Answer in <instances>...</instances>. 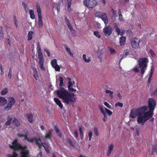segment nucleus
Segmentation results:
<instances>
[{"instance_id": "37", "label": "nucleus", "mask_w": 157, "mask_h": 157, "mask_svg": "<svg viewBox=\"0 0 157 157\" xmlns=\"http://www.w3.org/2000/svg\"><path fill=\"white\" fill-rule=\"evenodd\" d=\"M8 92V89L5 88L2 90L1 92V94L2 95H4L6 94Z\"/></svg>"}, {"instance_id": "10", "label": "nucleus", "mask_w": 157, "mask_h": 157, "mask_svg": "<svg viewBox=\"0 0 157 157\" xmlns=\"http://www.w3.org/2000/svg\"><path fill=\"white\" fill-rule=\"evenodd\" d=\"M140 41V40L136 38H133L131 42V45L132 47L135 49L139 48Z\"/></svg>"}, {"instance_id": "29", "label": "nucleus", "mask_w": 157, "mask_h": 157, "mask_svg": "<svg viewBox=\"0 0 157 157\" xmlns=\"http://www.w3.org/2000/svg\"><path fill=\"white\" fill-rule=\"evenodd\" d=\"M53 6L55 7L57 10V12H59L60 10V5L59 3H54L53 4Z\"/></svg>"}, {"instance_id": "14", "label": "nucleus", "mask_w": 157, "mask_h": 157, "mask_svg": "<svg viewBox=\"0 0 157 157\" xmlns=\"http://www.w3.org/2000/svg\"><path fill=\"white\" fill-rule=\"evenodd\" d=\"M51 64L53 68H54L56 71H59L60 67L57 64V60L54 59L51 61Z\"/></svg>"}, {"instance_id": "63", "label": "nucleus", "mask_w": 157, "mask_h": 157, "mask_svg": "<svg viewBox=\"0 0 157 157\" xmlns=\"http://www.w3.org/2000/svg\"><path fill=\"white\" fill-rule=\"evenodd\" d=\"M37 49L38 51H41L40 45L39 43L37 44Z\"/></svg>"}, {"instance_id": "9", "label": "nucleus", "mask_w": 157, "mask_h": 157, "mask_svg": "<svg viewBox=\"0 0 157 157\" xmlns=\"http://www.w3.org/2000/svg\"><path fill=\"white\" fill-rule=\"evenodd\" d=\"M156 105V101L153 98L148 99V106L149 110L154 111Z\"/></svg>"}, {"instance_id": "51", "label": "nucleus", "mask_w": 157, "mask_h": 157, "mask_svg": "<svg viewBox=\"0 0 157 157\" xmlns=\"http://www.w3.org/2000/svg\"><path fill=\"white\" fill-rule=\"evenodd\" d=\"M37 140H38V139L36 137H34V138L32 139H29V140H28V142H33L34 140H35V143H36V141Z\"/></svg>"}, {"instance_id": "5", "label": "nucleus", "mask_w": 157, "mask_h": 157, "mask_svg": "<svg viewBox=\"0 0 157 157\" xmlns=\"http://www.w3.org/2000/svg\"><path fill=\"white\" fill-rule=\"evenodd\" d=\"M138 62L139 68L141 70V74L143 77V75L147 69V63L148 61L147 58H144L141 59H140Z\"/></svg>"}, {"instance_id": "40", "label": "nucleus", "mask_w": 157, "mask_h": 157, "mask_svg": "<svg viewBox=\"0 0 157 157\" xmlns=\"http://www.w3.org/2000/svg\"><path fill=\"white\" fill-rule=\"evenodd\" d=\"M152 153L153 154L155 153L157 154V146H155L152 149Z\"/></svg>"}, {"instance_id": "58", "label": "nucleus", "mask_w": 157, "mask_h": 157, "mask_svg": "<svg viewBox=\"0 0 157 157\" xmlns=\"http://www.w3.org/2000/svg\"><path fill=\"white\" fill-rule=\"evenodd\" d=\"M44 51L47 53L48 56H50V52L49 50L47 49H44Z\"/></svg>"}, {"instance_id": "28", "label": "nucleus", "mask_w": 157, "mask_h": 157, "mask_svg": "<svg viewBox=\"0 0 157 157\" xmlns=\"http://www.w3.org/2000/svg\"><path fill=\"white\" fill-rule=\"evenodd\" d=\"M64 47L66 51L67 52V53L68 54H69L72 57H73V54L72 52L71 51L70 48H68L67 46V45H66V44H65L64 45Z\"/></svg>"}, {"instance_id": "20", "label": "nucleus", "mask_w": 157, "mask_h": 157, "mask_svg": "<svg viewBox=\"0 0 157 157\" xmlns=\"http://www.w3.org/2000/svg\"><path fill=\"white\" fill-rule=\"evenodd\" d=\"M54 101L56 104L58 105L62 109L63 107V106L60 100L57 98H54Z\"/></svg>"}, {"instance_id": "57", "label": "nucleus", "mask_w": 157, "mask_h": 157, "mask_svg": "<svg viewBox=\"0 0 157 157\" xmlns=\"http://www.w3.org/2000/svg\"><path fill=\"white\" fill-rule=\"evenodd\" d=\"M79 130L80 132V134L81 137L83 136V132L82 130V128L81 127H79Z\"/></svg>"}, {"instance_id": "2", "label": "nucleus", "mask_w": 157, "mask_h": 157, "mask_svg": "<svg viewBox=\"0 0 157 157\" xmlns=\"http://www.w3.org/2000/svg\"><path fill=\"white\" fill-rule=\"evenodd\" d=\"M9 147L11 149L14 150V151L17 150H21V152H23L24 154H29V151L27 149V147L26 146H22L17 142V140H15L12 143V145L10 144Z\"/></svg>"}, {"instance_id": "48", "label": "nucleus", "mask_w": 157, "mask_h": 157, "mask_svg": "<svg viewBox=\"0 0 157 157\" xmlns=\"http://www.w3.org/2000/svg\"><path fill=\"white\" fill-rule=\"evenodd\" d=\"M12 120V118H11L7 121L5 123V125H10L11 123V121Z\"/></svg>"}, {"instance_id": "33", "label": "nucleus", "mask_w": 157, "mask_h": 157, "mask_svg": "<svg viewBox=\"0 0 157 157\" xmlns=\"http://www.w3.org/2000/svg\"><path fill=\"white\" fill-rule=\"evenodd\" d=\"M68 27V28L69 29L71 32L72 33H74L75 32V30L73 29V27L72 26L71 24H68L67 25Z\"/></svg>"}, {"instance_id": "59", "label": "nucleus", "mask_w": 157, "mask_h": 157, "mask_svg": "<svg viewBox=\"0 0 157 157\" xmlns=\"http://www.w3.org/2000/svg\"><path fill=\"white\" fill-rule=\"evenodd\" d=\"M0 69L1 70V74L2 75H3L4 71H3V68H2V65L0 64Z\"/></svg>"}, {"instance_id": "1", "label": "nucleus", "mask_w": 157, "mask_h": 157, "mask_svg": "<svg viewBox=\"0 0 157 157\" xmlns=\"http://www.w3.org/2000/svg\"><path fill=\"white\" fill-rule=\"evenodd\" d=\"M56 93L63 101L67 104H71L74 106L76 101V95L74 93H71L63 87H60L56 91Z\"/></svg>"}, {"instance_id": "55", "label": "nucleus", "mask_w": 157, "mask_h": 157, "mask_svg": "<svg viewBox=\"0 0 157 157\" xmlns=\"http://www.w3.org/2000/svg\"><path fill=\"white\" fill-rule=\"evenodd\" d=\"M93 135L92 132V131H90L88 134V136L89 137V141H90L91 140V138L92 137V136Z\"/></svg>"}, {"instance_id": "23", "label": "nucleus", "mask_w": 157, "mask_h": 157, "mask_svg": "<svg viewBox=\"0 0 157 157\" xmlns=\"http://www.w3.org/2000/svg\"><path fill=\"white\" fill-rule=\"evenodd\" d=\"M7 102V100L4 98L0 97V106H3Z\"/></svg>"}, {"instance_id": "24", "label": "nucleus", "mask_w": 157, "mask_h": 157, "mask_svg": "<svg viewBox=\"0 0 157 157\" xmlns=\"http://www.w3.org/2000/svg\"><path fill=\"white\" fill-rule=\"evenodd\" d=\"M114 145L113 144H111L108 147V151L107 153V155L108 156H109L112 151H113V150L114 148Z\"/></svg>"}, {"instance_id": "17", "label": "nucleus", "mask_w": 157, "mask_h": 157, "mask_svg": "<svg viewBox=\"0 0 157 157\" xmlns=\"http://www.w3.org/2000/svg\"><path fill=\"white\" fill-rule=\"evenodd\" d=\"M68 84L67 87L68 88V90L71 93H72L73 92L74 93L76 92V90L72 88L73 84L72 83V82H70L69 83H68Z\"/></svg>"}, {"instance_id": "26", "label": "nucleus", "mask_w": 157, "mask_h": 157, "mask_svg": "<svg viewBox=\"0 0 157 157\" xmlns=\"http://www.w3.org/2000/svg\"><path fill=\"white\" fill-rule=\"evenodd\" d=\"M52 130H49L48 133L44 136L45 139L46 140H51V138L52 135Z\"/></svg>"}, {"instance_id": "18", "label": "nucleus", "mask_w": 157, "mask_h": 157, "mask_svg": "<svg viewBox=\"0 0 157 157\" xmlns=\"http://www.w3.org/2000/svg\"><path fill=\"white\" fill-rule=\"evenodd\" d=\"M100 18L102 19L106 25L108 21L106 14L105 13H102Z\"/></svg>"}, {"instance_id": "60", "label": "nucleus", "mask_w": 157, "mask_h": 157, "mask_svg": "<svg viewBox=\"0 0 157 157\" xmlns=\"http://www.w3.org/2000/svg\"><path fill=\"white\" fill-rule=\"evenodd\" d=\"M65 19L67 25L68 24H69L70 23L69 20L67 18L66 16L65 17Z\"/></svg>"}, {"instance_id": "52", "label": "nucleus", "mask_w": 157, "mask_h": 157, "mask_svg": "<svg viewBox=\"0 0 157 157\" xmlns=\"http://www.w3.org/2000/svg\"><path fill=\"white\" fill-rule=\"evenodd\" d=\"M74 136L75 138L77 139L78 137V133L77 130H75L74 132Z\"/></svg>"}, {"instance_id": "11", "label": "nucleus", "mask_w": 157, "mask_h": 157, "mask_svg": "<svg viewBox=\"0 0 157 157\" xmlns=\"http://www.w3.org/2000/svg\"><path fill=\"white\" fill-rule=\"evenodd\" d=\"M8 99V104L5 107V109L6 111L10 110L15 102L14 98L13 97H10Z\"/></svg>"}, {"instance_id": "53", "label": "nucleus", "mask_w": 157, "mask_h": 157, "mask_svg": "<svg viewBox=\"0 0 157 157\" xmlns=\"http://www.w3.org/2000/svg\"><path fill=\"white\" fill-rule=\"evenodd\" d=\"M119 19L121 21H124V19L123 17L122 13H120V14H119Z\"/></svg>"}, {"instance_id": "12", "label": "nucleus", "mask_w": 157, "mask_h": 157, "mask_svg": "<svg viewBox=\"0 0 157 157\" xmlns=\"http://www.w3.org/2000/svg\"><path fill=\"white\" fill-rule=\"evenodd\" d=\"M113 29L110 25H106L103 29V32L105 35L106 37L109 36L112 33Z\"/></svg>"}, {"instance_id": "36", "label": "nucleus", "mask_w": 157, "mask_h": 157, "mask_svg": "<svg viewBox=\"0 0 157 157\" xmlns=\"http://www.w3.org/2000/svg\"><path fill=\"white\" fill-rule=\"evenodd\" d=\"M13 21L14 22L15 24V26L16 28H17L18 26V21H17L16 17L15 15H14L13 16Z\"/></svg>"}, {"instance_id": "61", "label": "nucleus", "mask_w": 157, "mask_h": 157, "mask_svg": "<svg viewBox=\"0 0 157 157\" xmlns=\"http://www.w3.org/2000/svg\"><path fill=\"white\" fill-rule=\"evenodd\" d=\"M33 76V77L35 78L36 80H37V78L38 76V74L37 73V72L36 73H34Z\"/></svg>"}, {"instance_id": "62", "label": "nucleus", "mask_w": 157, "mask_h": 157, "mask_svg": "<svg viewBox=\"0 0 157 157\" xmlns=\"http://www.w3.org/2000/svg\"><path fill=\"white\" fill-rule=\"evenodd\" d=\"M95 26L96 27H97L98 28H100L101 27L100 24L98 22L96 23L95 25Z\"/></svg>"}, {"instance_id": "42", "label": "nucleus", "mask_w": 157, "mask_h": 157, "mask_svg": "<svg viewBox=\"0 0 157 157\" xmlns=\"http://www.w3.org/2000/svg\"><path fill=\"white\" fill-rule=\"evenodd\" d=\"M12 68L10 67L9 69V72L8 75V76L10 79H11L12 77Z\"/></svg>"}, {"instance_id": "13", "label": "nucleus", "mask_w": 157, "mask_h": 157, "mask_svg": "<svg viewBox=\"0 0 157 157\" xmlns=\"http://www.w3.org/2000/svg\"><path fill=\"white\" fill-rule=\"evenodd\" d=\"M144 111L143 115L146 121L151 119L154 115V111L149 110L147 112H144Z\"/></svg>"}, {"instance_id": "27", "label": "nucleus", "mask_w": 157, "mask_h": 157, "mask_svg": "<svg viewBox=\"0 0 157 157\" xmlns=\"http://www.w3.org/2000/svg\"><path fill=\"white\" fill-rule=\"evenodd\" d=\"M54 128L57 134L59 137H61L62 136V133L60 131V130L58 128V127L57 126H56Z\"/></svg>"}, {"instance_id": "8", "label": "nucleus", "mask_w": 157, "mask_h": 157, "mask_svg": "<svg viewBox=\"0 0 157 157\" xmlns=\"http://www.w3.org/2000/svg\"><path fill=\"white\" fill-rule=\"evenodd\" d=\"M38 59H39L38 64L39 65V67L41 70L44 71L45 70V68L44 66V59L41 51H38Z\"/></svg>"}, {"instance_id": "6", "label": "nucleus", "mask_w": 157, "mask_h": 157, "mask_svg": "<svg viewBox=\"0 0 157 157\" xmlns=\"http://www.w3.org/2000/svg\"><path fill=\"white\" fill-rule=\"evenodd\" d=\"M36 6L38 18V26L40 28H42L43 26V23L42 20L41 12L40 8L38 4H36Z\"/></svg>"}, {"instance_id": "44", "label": "nucleus", "mask_w": 157, "mask_h": 157, "mask_svg": "<svg viewBox=\"0 0 157 157\" xmlns=\"http://www.w3.org/2000/svg\"><path fill=\"white\" fill-rule=\"evenodd\" d=\"M123 104L122 103L118 102H117L115 104V107H117V106H120L121 107H122L123 106Z\"/></svg>"}, {"instance_id": "56", "label": "nucleus", "mask_w": 157, "mask_h": 157, "mask_svg": "<svg viewBox=\"0 0 157 157\" xmlns=\"http://www.w3.org/2000/svg\"><path fill=\"white\" fill-rule=\"evenodd\" d=\"M111 11L113 13V16H114V17L117 16L116 15V12L114 9H112Z\"/></svg>"}, {"instance_id": "21", "label": "nucleus", "mask_w": 157, "mask_h": 157, "mask_svg": "<svg viewBox=\"0 0 157 157\" xmlns=\"http://www.w3.org/2000/svg\"><path fill=\"white\" fill-rule=\"evenodd\" d=\"M43 147L44 148L46 152L48 153H50V151L49 150V147H50L49 144L48 143H46V142L43 143Z\"/></svg>"}, {"instance_id": "46", "label": "nucleus", "mask_w": 157, "mask_h": 157, "mask_svg": "<svg viewBox=\"0 0 157 157\" xmlns=\"http://www.w3.org/2000/svg\"><path fill=\"white\" fill-rule=\"evenodd\" d=\"M104 105L109 109H112V107L107 102H105L104 103Z\"/></svg>"}, {"instance_id": "35", "label": "nucleus", "mask_w": 157, "mask_h": 157, "mask_svg": "<svg viewBox=\"0 0 157 157\" xmlns=\"http://www.w3.org/2000/svg\"><path fill=\"white\" fill-rule=\"evenodd\" d=\"M67 140L68 141V142L70 146H71L73 147H75V143L74 142H72L71 141V140L70 139H67Z\"/></svg>"}, {"instance_id": "50", "label": "nucleus", "mask_w": 157, "mask_h": 157, "mask_svg": "<svg viewBox=\"0 0 157 157\" xmlns=\"http://www.w3.org/2000/svg\"><path fill=\"white\" fill-rule=\"evenodd\" d=\"M99 109L101 113H102L103 114L104 116H105V113L102 107L100 106Z\"/></svg>"}, {"instance_id": "7", "label": "nucleus", "mask_w": 157, "mask_h": 157, "mask_svg": "<svg viewBox=\"0 0 157 157\" xmlns=\"http://www.w3.org/2000/svg\"><path fill=\"white\" fill-rule=\"evenodd\" d=\"M83 4L89 8H93L98 4L96 0H84Z\"/></svg>"}, {"instance_id": "41", "label": "nucleus", "mask_w": 157, "mask_h": 157, "mask_svg": "<svg viewBox=\"0 0 157 157\" xmlns=\"http://www.w3.org/2000/svg\"><path fill=\"white\" fill-rule=\"evenodd\" d=\"M94 36H96L97 38H101V36L99 34V32L98 31H94Z\"/></svg>"}, {"instance_id": "54", "label": "nucleus", "mask_w": 157, "mask_h": 157, "mask_svg": "<svg viewBox=\"0 0 157 157\" xmlns=\"http://www.w3.org/2000/svg\"><path fill=\"white\" fill-rule=\"evenodd\" d=\"M109 51L112 54H115L116 52L115 50L113 48H110Z\"/></svg>"}, {"instance_id": "4", "label": "nucleus", "mask_w": 157, "mask_h": 157, "mask_svg": "<svg viewBox=\"0 0 157 157\" xmlns=\"http://www.w3.org/2000/svg\"><path fill=\"white\" fill-rule=\"evenodd\" d=\"M114 27L116 29V31L118 35H120L121 36L120 38V44L122 46L125 43L126 37L123 36L124 35L125 30L124 29L121 30L118 27L117 24L114 23H113Z\"/></svg>"}, {"instance_id": "64", "label": "nucleus", "mask_w": 157, "mask_h": 157, "mask_svg": "<svg viewBox=\"0 0 157 157\" xmlns=\"http://www.w3.org/2000/svg\"><path fill=\"white\" fill-rule=\"evenodd\" d=\"M37 157H42V152L40 151L39 153L37 155Z\"/></svg>"}, {"instance_id": "38", "label": "nucleus", "mask_w": 157, "mask_h": 157, "mask_svg": "<svg viewBox=\"0 0 157 157\" xmlns=\"http://www.w3.org/2000/svg\"><path fill=\"white\" fill-rule=\"evenodd\" d=\"M105 93L106 94H109V96L111 98L113 97V92L110 90H105Z\"/></svg>"}, {"instance_id": "39", "label": "nucleus", "mask_w": 157, "mask_h": 157, "mask_svg": "<svg viewBox=\"0 0 157 157\" xmlns=\"http://www.w3.org/2000/svg\"><path fill=\"white\" fill-rule=\"evenodd\" d=\"M82 58L85 61V62L86 63H89L90 62V59H86V55L84 54L82 55Z\"/></svg>"}, {"instance_id": "25", "label": "nucleus", "mask_w": 157, "mask_h": 157, "mask_svg": "<svg viewBox=\"0 0 157 157\" xmlns=\"http://www.w3.org/2000/svg\"><path fill=\"white\" fill-rule=\"evenodd\" d=\"M12 122L15 126L16 127H18L20 125V122L16 118H12Z\"/></svg>"}, {"instance_id": "34", "label": "nucleus", "mask_w": 157, "mask_h": 157, "mask_svg": "<svg viewBox=\"0 0 157 157\" xmlns=\"http://www.w3.org/2000/svg\"><path fill=\"white\" fill-rule=\"evenodd\" d=\"M63 78L62 76H60L59 77V82L60 83L59 84V86L60 87H62L63 86Z\"/></svg>"}, {"instance_id": "19", "label": "nucleus", "mask_w": 157, "mask_h": 157, "mask_svg": "<svg viewBox=\"0 0 157 157\" xmlns=\"http://www.w3.org/2000/svg\"><path fill=\"white\" fill-rule=\"evenodd\" d=\"M25 116L27 118L28 121L30 123H32L33 122V116L32 114H28L27 113L25 114Z\"/></svg>"}, {"instance_id": "32", "label": "nucleus", "mask_w": 157, "mask_h": 157, "mask_svg": "<svg viewBox=\"0 0 157 157\" xmlns=\"http://www.w3.org/2000/svg\"><path fill=\"white\" fill-rule=\"evenodd\" d=\"M29 13L30 18L32 19H34L35 18V16L34 14L33 10H29Z\"/></svg>"}, {"instance_id": "22", "label": "nucleus", "mask_w": 157, "mask_h": 157, "mask_svg": "<svg viewBox=\"0 0 157 157\" xmlns=\"http://www.w3.org/2000/svg\"><path fill=\"white\" fill-rule=\"evenodd\" d=\"M41 140L40 138H38L36 141V144L38 147L39 150H40L42 148V146L43 147V143L41 142L40 143H39V142H41Z\"/></svg>"}, {"instance_id": "3", "label": "nucleus", "mask_w": 157, "mask_h": 157, "mask_svg": "<svg viewBox=\"0 0 157 157\" xmlns=\"http://www.w3.org/2000/svg\"><path fill=\"white\" fill-rule=\"evenodd\" d=\"M147 107L146 106H144L138 109H133L131 110L129 114V117L132 118H134L139 115H142L144 113V111L147 110Z\"/></svg>"}, {"instance_id": "15", "label": "nucleus", "mask_w": 157, "mask_h": 157, "mask_svg": "<svg viewBox=\"0 0 157 157\" xmlns=\"http://www.w3.org/2000/svg\"><path fill=\"white\" fill-rule=\"evenodd\" d=\"M137 121L138 124H141L143 125L144 123L146 121L143 115H139L137 117Z\"/></svg>"}, {"instance_id": "43", "label": "nucleus", "mask_w": 157, "mask_h": 157, "mask_svg": "<svg viewBox=\"0 0 157 157\" xmlns=\"http://www.w3.org/2000/svg\"><path fill=\"white\" fill-rule=\"evenodd\" d=\"M102 13L99 12H98L95 13V17H100L101 16Z\"/></svg>"}, {"instance_id": "45", "label": "nucleus", "mask_w": 157, "mask_h": 157, "mask_svg": "<svg viewBox=\"0 0 157 157\" xmlns=\"http://www.w3.org/2000/svg\"><path fill=\"white\" fill-rule=\"evenodd\" d=\"M105 110L106 113L108 114L110 116L112 115V111L105 108Z\"/></svg>"}, {"instance_id": "31", "label": "nucleus", "mask_w": 157, "mask_h": 157, "mask_svg": "<svg viewBox=\"0 0 157 157\" xmlns=\"http://www.w3.org/2000/svg\"><path fill=\"white\" fill-rule=\"evenodd\" d=\"M124 53L122 55V58L120 60L119 62L120 63L121 60L124 57H126V56L128 55L129 53V51L128 50H126L124 52Z\"/></svg>"}, {"instance_id": "16", "label": "nucleus", "mask_w": 157, "mask_h": 157, "mask_svg": "<svg viewBox=\"0 0 157 157\" xmlns=\"http://www.w3.org/2000/svg\"><path fill=\"white\" fill-rule=\"evenodd\" d=\"M154 70V68L153 67H151L149 71V76L148 78V79L147 81V83L148 85H149L151 83V78H152V76L153 74V71Z\"/></svg>"}, {"instance_id": "47", "label": "nucleus", "mask_w": 157, "mask_h": 157, "mask_svg": "<svg viewBox=\"0 0 157 157\" xmlns=\"http://www.w3.org/2000/svg\"><path fill=\"white\" fill-rule=\"evenodd\" d=\"M94 132L95 134V135L97 136H98L99 135V133L98 132V128L96 127H95L94 128Z\"/></svg>"}, {"instance_id": "49", "label": "nucleus", "mask_w": 157, "mask_h": 157, "mask_svg": "<svg viewBox=\"0 0 157 157\" xmlns=\"http://www.w3.org/2000/svg\"><path fill=\"white\" fill-rule=\"evenodd\" d=\"M150 53L151 56L153 57H154L156 56V55L155 52L151 49L150 51Z\"/></svg>"}, {"instance_id": "30", "label": "nucleus", "mask_w": 157, "mask_h": 157, "mask_svg": "<svg viewBox=\"0 0 157 157\" xmlns=\"http://www.w3.org/2000/svg\"><path fill=\"white\" fill-rule=\"evenodd\" d=\"M33 33L32 31H30L28 33V41H30L31 40L33 37Z\"/></svg>"}]
</instances>
